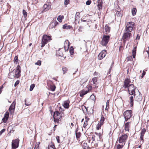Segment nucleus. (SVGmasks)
Returning <instances> with one entry per match:
<instances>
[{
  "label": "nucleus",
  "mask_w": 149,
  "mask_h": 149,
  "mask_svg": "<svg viewBox=\"0 0 149 149\" xmlns=\"http://www.w3.org/2000/svg\"><path fill=\"white\" fill-rule=\"evenodd\" d=\"M51 39L50 37L47 35H44L43 36L42 39L41 47H43Z\"/></svg>",
  "instance_id": "obj_1"
},
{
  "label": "nucleus",
  "mask_w": 149,
  "mask_h": 149,
  "mask_svg": "<svg viewBox=\"0 0 149 149\" xmlns=\"http://www.w3.org/2000/svg\"><path fill=\"white\" fill-rule=\"evenodd\" d=\"M132 111L131 110H127L123 113L125 121H127L132 117Z\"/></svg>",
  "instance_id": "obj_2"
},
{
  "label": "nucleus",
  "mask_w": 149,
  "mask_h": 149,
  "mask_svg": "<svg viewBox=\"0 0 149 149\" xmlns=\"http://www.w3.org/2000/svg\"><path fill=\"white\" fill-rule=\"evenodd\" d=\"M134 22H128L125 29V31L127 32H131L134 27Z\"/></svg>",
  "instance_id": "obj_3"
},
{
  "label": "nucleus",
  "mask_w": 149,
  "mask_h": 149,
  "mask_svg": "<svg viewBox=\"0 0 149 149\" xmlns=\"http://www.w3.org/2000/svg\"><path fill=\"white\" fill-rule=\"evenodd\" d=\"M109 38L110 36H109L104 35L101 42V44L103 46H106L109 40Z\"/></svg>",
  "instance_id": "obj_4"
},
{
  "label": "nucleus",
  "mask_w": 149,
  "mask_h": 149,
  "mask_svg": "<svg viewBox=\"0 0 149 149\" xmlns=\"http://www.w3.org/2000/svg\"><path fill=\"white\" fill-rule=\"evenodd\" d=\"M19 140L18 139L13 140L12 143V148L14 149L17 148L19 146Z\"/></svg>",
  "instance_id": "obj_5"
},
{
  "label": "nucleus",
  "mask_w": 149,
  "mask_h": 149,
  "mask_svg": "<svg viewBox=\"0 0 149 149\" xmlns=\"http://www.w3.org/2000/svg\"><path fill=\"white\" fill-rule=\"evenodd\" d=\"M134 100L137 102L141 101L143 98L142 94L139 92L138 93L134 94Z\"/></svg>",
  "instance_id": "obj_6"
},
{
  "label": "nucleus",
  "mask_w": 149,
  "mask_h": 149,
  "mask_svg": "<svg viewBox=\"0 0 149 149\" xmlns=\"http://www.w3.org/2000/svg\"><path fill=\"white\" fill-rule=\"evenodd\" d=\"M132 36V34L130 32L124 33L123 36V39L124 41H126V40L129 39Z\"/></svg>",
  "instance_id": "obj_7"
},
{
  "label": "nucleus",
  "mask_w": 149,
  "mask_h": 149,
  "mask_svg": "<svg viewBox=\"0 0 149 149\" xmlns=\"http://www.w3.org/2000/svg\"><path fill=\"white\" fill-rule=\"evenodd\" d=\"M21 72V68L19 65H18L17 67L16 70H15V74L16 78H18L21 75L20 73Z\"/></svg>",
  "instance_id": "obj_8"
},
{
  "label": "nucleus",
  "mask_w": 149,
  "mask_h": 149,
  "mask_svg": "<svg viewBox=\"0 0 149 149\" xmlns=\"http://www.w3.org/2000/svg\"><path fill=\"white\" fill-rule=\"evenodd\" d=\"M15 104L16 102L15 100H14L11 104L9 109V111L10 113L11 114L14 112L15 109Z\"/></svg>",
  "instance_id": "obj_9"
},
{
  "label": "nucleus",
  "mask_w": 149,
  "mask_h": 149,
  "mask_svg": "<svg viewBox=\"0 0 149 149\" xmlns=\"http://www.w3.org/2000/svg\"><path fill=\"white\" fill-rule=\"evenodd\" d=\"M128 136L126 134L122 135L121 136L119 137L118 141L120 143H121L124 142L125 141V140L127 139Z\"/></svg>",
  "instance_id": "obj_10"
},
{
  "label": "nucleus",
  "mask_w": 149,
  "mask_h": 149,
  "mask_svg": "<svg viewBox=\"0 0 149 149\" xmlns=\"http://www.w3.org/2000/svg\"><path fill=\"white\" fill-rule=\"evenodd\" d=\"M106 54V51L104 50L101 52L98 56V58L100 60L102 59L103 58L105 57Z\"/></svg>",
  "instance_id": "obj_11"
},
{
  "label": "nucleus",
  "mask_w": 149,
  "mask_h": 149,
  "mask_svg": "<svg viewBox=\"0 0 149 149\" xmlns=\"http://www.w3.org/2000/svg\"><path fill=\"white\" fill-rule=\"evenodd\" d=\"M130 79L128 78H126L124 81V84L123 87L125 88H128V87L129 84L130 83Z\"/></svg>",
  "instance_id": "obj_12"
},
{
  "label": "nucleus",
  "mask_w": 149,
  "mask_h": 149,
  "mask_svg": "<svg viewBox=\"0 0 149 149\" xmlns=\"http://www.w3.org/2000/svg\"><path fill=\"white\" fill-rule=\"evenodd\" d=\"M58 24V22H57L56 20L53 19L50 23L49 27L51 29L54 28L56 25Z\"/></svg>",
  "instance_id": "obj_13"
},
{
  "label": "nucleus",
  "mask_w": 149,
  "mask_h": 149,
  "mask_svg": "<svg viewBox=\"0 0 149 149\" xmlns=\"http://www.w3.org/2000/svg\"><path fill=\"white\" fill-rule=\"evenodd\" d=\"M9 115V113L8 111H7L5 113L3 118L2 119V121L4 123H6L7 121Z\"/></svg>",
  "instance_id": "obj_14"
},
{
  "label": "nucleus",
  "mask_w": 149,
  "mask_h": 149,
  "mask_svg": "<svg viewBox=\"0 0 149 149\" xmlns=\"http://www.w3.org/2000/svg\"><path fill=\"white\" fill-rule=\"evenodd\" d=\"M102 0H98L97 1V7L98 9L100 10L102 9Z\"/></svg>",
  "instance_id": "obj_15"
},
{
  "label": "nucleus",
  "mask_w": 149,
  "mask_h": 149,
  "mask_svg": "<svg viewBox=\"0 0 149 149\" xmlns=\"http://www.w3.org/2000/svg\"><path fill=\"white\" fill-rule=\"evenodd\" d=\"M146 132V130L145 128H143V129H142L140 134L141 135L140 136V139L142 141H144L143 138Z\"/></svg>",
  "instance_id": "obj_16"
},
{
  "label": "nucleus",
  "mask_w": 149,
  "mask_h": 149,
  "mask_svg": "<svg viewBox=\"0 0 149 149\" xmlns=\"http://www.w3.org/2000/svg\"><path fill=\"white\" fill-rule=\"evenodd\" d=\"M59 116V118L60 119L62 117V114L61 113H60L59 111H55L54 113V118L55 119V117H56V116Z\"/></svg>",
  "instance_id": "obj_17"
},
{
  "label": "nucleus",
  "mask_w": 149,
  "mask_h": 149,
  "mask_svg": "<svg viewBox=\"0 0 149 149\" xmlns=\"http://www.w3.org/2000/svg\"><path fill=\"white\" fill-rule=\"evenodd\" d=\"M130 122L126 123L125 124V131H129V128L130 127Z\"/></svg>",
  "instance_id": "obj_18"
},
{
  "label": "nucleus",
  "mask_w": 149,
  "mask_h": 149,
  "mask_svg": "<svg viewBox=\"0 0 149 149\" xmlns=\"http://www.w3.org/2000/svg\"><path fill=\"white\" fill-rule=\"evenodd\" d=\"M51 8V5L47 4H45L43 6V11H46L49 10Z\"/></svg>",
  "instance_id": "obj_19"
},
{
  "label": "nucleus",
  "mask_w": 149,
  "mask_h": 149,
  "mask_svg": "<svg viewBox=\"0 0 149 149\" xmlns=\"http://www.w3.org/2000/svg\"><path fill=\"white\" fill-rule=\"evenodd\" d=\"M134 95L131 96L130 97V106L131 107H133L134 104Z\"/></svg>",
  "instance_id": "obj_20"
},
{
  "label": "nucleus",
  "mask_w": 149,
  "mask_h": 149,
  "mask_svg": "<svg viewBox=\"0 0 149 149\" xmlns=\"http://www.w3.org/2000/svg\"><path fill=\"white\" fill-rule=\"evenodd\" d=\"M88 93V91H87V90L85 91L84 90H82L79 92L80 96L81 97H82Z\"/></svg>",
  "instance_id": "obj_21"
},
{
  "label": "nucleus",
  "mask_w": 149,
  "mask_h": 149,
  "mask_svg": "<svg viewBox=\"0 0 149 149\" xmlns=\"http://www.w3.org/2000/svg\"><path fill=\"white\" fill-rule=\"evenodd\" d=\"M92 80L93 82V84H91L92 85H97L98 84L97 78V77H93L92 79Z\"/></svg>",
  "instance_id": "obj_22"
},
{
  "label": "nucleus",
  "mask_w": 149,
  "mask_h": 149,
  "mask_svg": "<svg viewBox=\"0 0 149 149\" xmlns=\"http://www.w3.org/2000/svg\"><path fill=\"white\" fill-rule=\"evenodd\" d=\"M14 73L13 72H10L8 74V77L9 78L13 79L16 77Z\"/></svg>",
  "instance_id": "obj_23"
},
{
  "label": "nucleus",
  "mask_w": 149,
  "mask_h": 149,
  "mask_svg": "<svg viewBox=\"0 0 149 149\" xmlns=\"http://www.w3.org/2000/svg\"><path fill=\"white\" fill-rule=\"evenodd\" d=\"M136 51V47H135L132 50V56L133 58H135Z\"/></svg>",
  "instance_id": "obj_24"
},
{
  "label": "nucleus",
  "mask_w": 149,
  "mask_h": 149,
  "mask_svg": "<svg viewBox=\"0 0 149 149\" xmlns=\"http://www.w3.org/2000/svg\"><path fill=\"white\" fill-rule=\"evenodd\" d=\"M104 29L107 34L109 33L110 31V27L107 25H106L105 26Z\"/></svg>",
  "instance_id": "obj_25"
},
{
  "label": "nucleus",
  "mask_w": 149,
  "mask_h": 149,
  "mask_svg": "<svg viewBox=\"0 0 149 149\" xmlns=\"http://www.w3.org/2000/svg\"><path fill=\"white\" fill-rule=\"evenodd\" d=\"M128 87L127 88H128V90H130L131 89H135L136 87H135L134 85L133 84H130L128 86Z\"/></svg>",
  "instance_id": "obj_26"
},
{
  "label": "nucleus",
  "mask_w": 149,
  "mask_h": 149,
  "mask_svg": "<svg viewBox=\"0 0 149 149\" xmlns=\"http://www.w3.org/2000/svg\"><path fill=\"white\" fill-rule=\"evenodd\" d=\"M137 11L136 9V8H134L132 10V15L133 16H134L136 15Z\"/></svg>",
  "instance_id": "obj_27"
},
{
  "label": "nucleus",
  "mask_w": 149,
  "mask_h": 149,
  "mask_svg": "<svg viewBox=\"0 0 149 149\" xmlns=\"http://www.w3.org/2000/svg\"><path fill=\"white\" fill-rule=\"evenodd\" d=\"M72 27L70 25H68L67 24H65L63 26V29H70Z\"/></svg>",
  "instance_id": "obj_28"
},
{
  "label": "nucleus",
  "mask_w": 149,
  "mask_h": 149,
  "mask_svg": "<svg viewBox=\"0 0 149 149\" xmlns=\"http://www.w3.org/2000/svg\"><path fill=\"white\" fill-rule=\"evenodd\" d=\"M135 89H130V90H128L129 92V94L130 95H134V94H136L135 93Z\"/></svg>",
  "instance_id": "obj_29"
},
{
  "label": "nucleus",
  "mask_w": 149,
  "mask_h": 149,
  "mask_svg": "<svg viewBox=\"0 0 149 149\" xmlns=\"http://www.w3.org/2000/svg\"><path fill=\"white\" fill-rule=\"evenodd\" d=\"M105 119V118L103 116H102L101 117L100 121H99V123L103 125Z\"/></svg>",
  "instance_id": "obj_30"
},
{
  "label": "nucleus",
  "mask_w": 149,
  "mask_h": 149,
  "mask_svg": "<svg viewBox=\"0 0 149 149\" xmlns=\"http://www.w3.org/2000/svg\"><path fill=\"white\" fill-rule=\"evenodd\" d=\"M78 130L77 129L76 130V136L77 138L78 139V138H79L80 136L81 133L80 132H77Z\"/></svg>",
  "instance_id": "obj_31"
},
{
  "label": "nucleus",
  "mask_w": 149,
  "mask_h": 149,
  "mask_svg": "<svg viewBox=\"0 0 149 149\" xmlns=\"http://www.w3.org/2000/svg\"><path fill=\"white\" fill-rule=\"evenodd\" d=\"M63 18V16L59 15L57 18V20L59 22H62Z\"/></svg>",
  "instance_id": "obj_32"
},
{
  "label": "nucleus",
  "mask_w": 149,
  "mask_h": 149,
  "mask_svg": "<svg viewBox=\"0 0 149 149\" xmlns=\"http://www.w3.org/2000/svg\"><path fill=\"white\" fill-rule=\"evenodd\" d=\"M69 42L68 40H65L64 43V47H68L69 46Z\"/></svg>",
  "instance_id": "obj_33"
},
{
  "label": "nucleus",
  "mask_w": 149,
  "mask_h": 149,
  "mask_svg": "<svg viewBox=\"0 0 149 149\" xmlns=\"http://www.w3.org/2000/svg\"><path fill=\"white\" fill-rule=\"evenodd\" d=\"M63 105L65 108L68 109L69 108V104L68 102H65Z\"/></svg>",
  "instance_id": "obj_34"
},
{
  "label": "nucleus",
  "mask_w": 149,
  "mask_h": 149,
  "mask_svg": "<svg viewBox=\"0 0 149 149\" xmlns=\"http://www.w3.org/2000/svg\"><path fill=\"white\" fill-rule=\"evenodd\" d=\"M13 126H10L8 127V129L10 130V132H13L15 130L13 129Z\"/></svg>",
  "instance_id": "obj_35"
},
{
  "label": "nucleus",
  "mask_w": 149,
  "mask_h": 149,
  "mask_svg": "<svg viewBox=\"0 0 149 149\" xmlns=\"http://www.w3.org/2000/svg\"><path fill=\"white\" fill-rule=\"evenodd\" d=\"M70 53L71 55H72L74 53V48L72 47H71L70 48Z\"/></svg>",
  "instance_id": "obj_36"
},
{
  "label": "nucleus",
  "mask_w": 149,
  "mask_h": 149,
  "mask_svg": "<svg viewBox=\"0 0 149 149\" xmlns=\"http://www.w3.org/2000/svg\"><path fill=\"white\" fill-rule=\"evenodd\" d=\"M102 125L101 124L99 123H98L97 125L96 129L97 130H99L100 129V128Z\"/></svg>",
  "instance_id": "obj_37"
},
{
  "label": "nucleus",
  "mask_w": 149,
  "mask_h": 149,
  "mask_svg": "<svg viewBox=\"0 0 149 149\" xmlns=\"http://www.w3.org/2000/svg\"><path fill=\"white\" fill-rule=\"evenodd\" d=\"M35 84H32L30 86V89H29V90L30 91H32L34 88L35 87Z\"/></svg>",
  "instance_id": "obj_38"
},
{
  "label": "nucleus",
  "mask_w": 149,
  "mask_h": 149,
  "mask_svg": "<svg viewBox=\"0 0 149 149\" xmlns=\"http://www.w3.org/2000/svg\"><path fill=\"white\" fill-rule=\"evenodd\" d=\"M80 15V13L78 12H77L75 17V20H77V17H79V15Z\"/></svg>",
  "instance_id": "obj_39"
},
{
  "label": "nucleus",
  "mask_w": 149,
  "mask_h": 149,
  "mask_svg": "<svg viewBox=\"0 0 149 149\" xmlns=\"http://www.w3.org/2000/svg\"><path fill=\"white\" fill-rule=\"evenodd\" d=\"M56 86L55 85H52L50 86V89L52 91H54L56 89Z\"/></svg>",
  "instance_id": "obj_40"
},
{
  "label": "nucleus",
  "mask_w": 149,
  "mask_h": 149,
  "mask_svg": "<svg viewBox=\"0 0 149 149\" xmlns=\"http://www.w3.org/2000/svg\"><path fill=\"white\" fill-rule=\"evenodd\" d=\"M22 13H23V14L24 15V17H26L27 16V13L26 12V11L24 10V9L23 10Z\"/></svg>",
  "instance_id": "obj_41"
},
{
  "label": "nucleus",
  "mask_w": 149,
  "mask_h": 149,
  "mask_svg": "<svg viewBox=\"0 0 149 149\" xmlns=\"http://www.w3.org/2000/svg\"><path fill=\"white\" fill-rule=\"evenodd\" d=\"M123 145L118 144L116 148V149H121L123 148Z\"/></svg>",
  "instance_id": "obj_42"
},
{
  "label": "nucleus",
  "mask_w": 149,
  "mask_h": 149,
  "mask_svg": "<svg viewBox=\"0 0 149 149\" xmlns=\"http://www.w3.org/2000/svg\"><path fill=\"white\" fill-rule=\"evenodd\" d=\"M87 90L88 91V92L91 91L92 89V87L90 85L86 87Z\"/></svg>",
  "instance_id": "obj_43"
},
{
  "label": "nucleus",
  "mask_w": 149,
  "mask_h": 149,
  "mask_svg": "<svg viewBox=\"0 0 149 149\" xmlns=\"http://www.w3.org/2000/svg\"><path fill=\"white\" fill-rule=\"evenodd\" d=\"M41 64V62L40 60H38L37 62L35 63V65H40Z\"/></svg>",
  "instance_id": "obj_44"
},
{
  "label": "nucleus",
  "mask_w": 149,
  "mask_h": 149,
  "mask_svg": "<svg viewBox=\"0 0 149 149\" xmlns=\"http://www.w3.org/2000/svg\"><path fill=\"white\" fill-rule=\"evenodd\" d=\"M83 27L82 26H80L78 29L79 32H82L83 31Z\"/></svg>",
  "instance_id": "obj_45"
},
{
  "label": "nucleus",
  "mask_w": 149,
  "mask_h": 149,
  "mask_svg": "<svg viewBox=\"0 0 149 149\" xmlns=\"http://www.w3.org/2000/svg\"><path fill=\"white\" fill-rule=\"evenodd\" d=\"M88 124V122L87 120H85L84 124L83 125V127H84L85 128V127Z\"/></svg>",
  "instance_id": "obj_46"
},
{
  "label": "nucleus",
  "mask_w": 149,
  "mask_h": 149,
  "mask_svg": "<svg viewBox=\"0 0 149 149\" xmlns=\"http://www.w3.org/2000/svg\"><path fill=\"white\" fill-rule=\"evenodd\" d=\"M18 61V57L17 56H15L14 60V63L16 62L17 63Z\"/></svg>",
  "instance_id": "obj_47"
},
{
  "label": "nucleus",
  "mask_w": 149,
  "mask_h": 149,
  "mask_svg": "<svg viewBox=\"0 0 149 149\" xmlns=\"http://www.w3.org/2000/svg\"><path fill=\"white\" fill-rule=\"evenodd\" d=\"M116 14L118 17H121L122 16V14L118 11L116 12Z\"/></svg>",
  "instance_id": "obj_48"
},
{
  "label": "nucleus",
  "mask_w": 149,
  "mask_h": 149,
  "mask_svg": "<svg viewBox=\"0 0 149 149\" xmlns=\"http://www.w3.org/2000/svg\"><path fill=\"white\" fill-rule=\"evenodd\" d=\"M62 70L63 71L64 74L68 70V69L66 67H63L62 68Z\"/></svg>",
  "instance_id": "obj_49"
},
{
  "label": "nucleus",
  "mask_w": 149,
  "mask_h": 149,
  "mask_svg": "<svg viewBox=\"0 0 149 149\" xmlns=\"http://www.w3.org/2000/svg\"><path fill=\"white\" fill-rule=\"evenodd\" d=\"M70 2L69 0H64V4L65 5H68Z\"/></svg>",
  "instance_id": "obj_50"
},
{
  "label": "nucleus",
  "mask_w": 149,
  "mask_h": 149,
  "mask_svg": "<svg viewBox=\"0 0 149 149\" xmlns=\"http://www.w3.org/2000/svg\"><path fill=\"white\" fill-rule=\"evenodd\" d=\"M87 80H84V79H82L80 81V84H83L86 83L87 81Z\"/></svg>",
  "instance_id": "obj_51"
},
{
  "label": "nucleus",
  "mask_w": 149,
  "mask_h": 149,
  "mask_svg": "<svg viewBox=\"0 0 149 149\" xmlns=\"http://www.w3.org/2000/svg\"><path fill=\"white\" fill-rule=\"evenodd\" d=\"M83 147H84V149L87 148H88L87 144L86 143H84L83 144Z\"/></svg>",
  "instance_id": "obj_52"
},
{
  "label": "nucleus",
  "mask_w": 149,
  "mask_h": 149,
  "mask_svg": "<svg viewBox=\"0 0 149 149\" xmlns=\"http://www.w3.org/2000/svg\"><path fill=\"white\" fill-rule=\"evenodd\" d=\"M91 3V0H88L86 2V4L87 5H90Z\"/></svg>",
  "instance_id": "obj_53"
},
{
  "label": "nucleus",
  "mask_w": 149,
  "mask_h": 149,
  "mask_svg": "<svg viewBox=\"0 0 149 149\" xmlns=\"http://www.w3.org/2000/svg\"><path fill=\"white\" fill-rule=\"evenodd\" d=\"M19 80H17L14 84V86L15 87L17 85L19 84Z\"/></svg>",
  "instance_id": "obj_54"
},
{
  "label": "nucleus",
  "mask_w": 149,
  "mask_h": 149,
  "mask_svg": "<svg viewBox=\"0 0 149 149\" xmlns=\"http://www.w3.org/2000/svg\"><path fill=\"white\" fill-rule=\"evenodd\" d=\"M6 130V129H3L2 130L0 131V135H1Z\"/></svg>",
  "instance_id": "obj_55"
},
{
  "label": "nucleus",
  "mask_w": 149,
  "mask_h": 149,
  "mask_svg": "<svg viewBox=\"0 0 149 149\" xmlns=\"http://www.w3.org/2000/svg\"><path fill=\"white\" fill-rule=\"evenodd\" d=\"M56 139L57 140V141L58 143H59L60 142V141L59 139V136H57L56 137Z\"/></svg>",
  "instance_id": "obj_56"
},
{
  "label": "nucleus",
  "mask_w": 149,
  "mask_h": 149,
  "mask_svg": "<svg viewBox=\"0 0 149 149\" xmlns=\"http://www.w3.org/2000/svg\"><path fill=\"white\" fill-rule=\"evenodd\" d=\"M145 74L146 72L144 71H143V73L141 76V77L143 78L144 76L145 75Z\"/></svg>",
  "instance_id": "obj_57"
},
{
  "label": "nucleus",
  "mask_w": 149,
  "mask_h": 149,
  "mask_svg": "<svg viewBox=\"0 0 149 149\" xmlns=\"http://www.w3.org/2000/svg\"><path fill=\"white\" fill-rule=\"evenodd\" d=\"M54 146L53 144L52 145H51V146H49L48 147V149H50V147H52V148H54Z\"/></svg>",
  "instance_id": "obj_58"
},
{
  "label": "nucleus",
  "mask_w": 149,
  "mask_h": 149,
  "mask_svg": "<svg viewBox=\"0 0 149 149\" xmlns=\"http://www.w3.org/2000/svg\"><path fill=\"white\" fill-rule=\"evenodd\" d=\"M109 100H107V102H106V106L109 107Z\"/></svg>",
  "instance_id": "obj_59"
},
{
  "label": "nucleus",
  "mask_w": 149,
  "mask_h": 149,
  "mask_svg": "<svg viewBox=\"0 0 149 149\" xmlns=\"http://www.w3.org/2000/svg\"><path fill=\"white\" fill-rule=\"evenodd\" d=\"M93 88H94L97 89L98 88V86H97L95 85H93Z\"/></svg>",
  "instance_id": "obj_60"
},
{
  "label": "nucleus",
  "mask_w": 149,
  "mask_h": 149,
  "mask_svg": "<svg viewBox=\"0 0 149 149\" xmlns=\"http://www.w3.org/2000/svg\"><path fill=\"white\" fill-rule=\"evenodd\" d=\"M140 36H139V35L138 34H137V36H136V39H140Z\"/></svg>",
  "instance_id": "obj_61"
},
{
  "label": "nucleus",
  "mask_w": 149,
  "mask_h": 149,
  "mask_svg": "<svg viewBox=\"0 0 149 149\" xmlns=\"http://www.w3.org/2000/svg\"><path fill=\"white\" fill-rule=\"evenodd\" d=\"M95 134L96 135H98L99 134L98 136H99V139H100V134H98V133H97V132H95Z\"/></svg>",
  "instance_id": "obj_62"
},
{
  "label": "nucleus",
  "mask_w": 149,
  "mask_h": 149,
  "mask_svg": "<svg viewBox=\"0 0 149 149\" xmlns=\"http://www.w3.org/2000/svg\"><path fill=\"white\" fill-rule=\"evenodd\" d=\"M24 102H25V104L26 105V106H28L29 105L28 104H27L26 103V99H25L24 100Z\"/></svg>",
  "instance_id": "obj_63"
},
{
  "label": "nucleus",
  "mask_w": 149,
  "mask_h": 149,
  "mask_svg": "<svg viewBox=\"0 0 149 149\" xmlns=\"http://www.w3.org/2000/svg\"><path fill=\"white\" fill-rule=\"evenodd\" d=\"M146 52H147L148 54L149 55V47H148V50H146Z\"/></svg>",
  "instance_id": "obj_64"
}]
</instances>
